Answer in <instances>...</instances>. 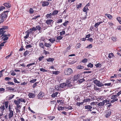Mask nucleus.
I'll return each instance as SVG.
<instances>
[{"mask_svg": "<svg viewBox=\"0 0 121 121\" xmlns=\"http://www.w3.org/2000/svg\"><path fill=\"white\" fill-rule=\"evenodd\" d=\"M73 85L71 84L70 81L69 80H67L65 82L60 83V86L57 90H59L60 89L62 88V90L64 91L68 87H72Z\"/></svg>", "mask_w": 121, "mask_h": 121, "instance_id": "f257e3e1", "label": "nucleus"}, {"mask_svg": "<svg viewBox=\"0 0 121 121\" xmlns=\"http://www.w3.org/2000/svg\"><path fill=\"white\" fill-rule=\"evenodd\" d=\"M8 11L4 12L0 14V17L3 19L4 20H5L8 16Z\"/></svg>", "mask_w": 121, "mask_h": 121, "instance_id": "f03ea898", "label": "nucleus"}, {"mask_svg": "<svg viewBox=\"0 0 121 121\" xmlns=\"http://www.w3.org/2000/svg\"><path fill=\"white\" fill-rule=\"evenodd\" d=\"M93 82L96 86L98 87H101L104 86V84L102 83L99 81L97 80V79L94 81Z\"/></svg>", "mask_w": 121, "mask_h": 121, "instance_id": "7ed1b4c3", "label": "nucleus"}, {"mask_svg": "<svg viewBox=\"0 0 121 121\" xmlns=\"http://www.w3.org/2000/svg\"><path fill=\"white\" fill-rule=\"evenodd\" d=\"M73 72L72 69L70 68H68L66 69L64 72V74L66 75H69L70 74Z\"/></svg>", "mask_w": 121, "mask_h": 121, "instance_id": "20e7f679", "label": "nucleus"}, {"mask_svg": "<svg viewBox=\"0 0 121 121\" xmlns=\"http://www.w3.org/2000/svg\"><path fill=\"white\" fill-rule=\"evenodd\" d=\"M111 113V109H108L105 111V116L106 118L109 117Z\"/></svg>", "mask_w": 121, "mask_h": 121, "instance_id": "39448f33", "label": "nucleus"}, {"mask_svg": "<svg viewBox=\"0 0 121 121\" xmlns=\"http://www.w3.org/2000/svg\"><path fill=\"white\" fill-rule=\"evenodd\" d=\"M53 20H47L46 21V23L49 26H52L53 24V22H52Z\"/></svg>", "mask_w": 121, "mask_h": 121, "instance_id": "423d86ee", "label": "nucleus"}, {"mask_svg": "<svg viewBox=\"0 0 121 121\" xmlns=\"http://www.w3.org/2000/svg\"><path fill=\"white\" fill-rule=\"evenodd\" d=\"M41 3L43 7L47 6L49 4V3L47 1H43Z\"/></svg>", "mask_w": 121, "mask_h": 121, "instance_id": "0eeeda50", "label": "nucleus"}, {"mask_svg": "<svg viewBox=\"0 0 121 121\" xmlns=\"http://www.w3.org/2000/svg\"><path fill=\"white\" fill-rule=\"evenodd\" d=\"M93 108V107L89 105H87L85 106V109H87V111H91L92 110L91 109Z\"/></svg>", "mask_w": 121, "mask_h": 121, "instance_id": "6e6552de", "label": "nucleus"}, {"mask_svg": "<svg viewBox=\"0 0 121 121\" xmlns=\"http://www.w3.org/2000/svg\"><path fill=\"white\" fill-rule=\"evenodd\" d=\"M44 93L42 92H40L38 95V98L39 99L41 98L44 95Z\"/></svg>", "mask_w": 121, "mask_h": 121, "instance_id": "1a4fd4ad", "label": "nucleus"}, {"mask_svg": "<svg viewBox=\"0 0 121 121\" xmlns=\"http://www.w3.org/2000/svg\"><path fill=\"white\" fill-rule=\"evenodd\" d=\"M14 110H10L9 111V113L8 115L9 116V118L10 119L13 116V112Z\"/></svg>", "mask_w": 121, "mask_h": 121, "instance_id": "9d476101", "label": "nucleus"}, {"mask_svg": "<svg viewBox=\"0 0 121 121\" xmlns=\"http://www.w3.org/2000/svg\"><path fill=\"white\" fill-rule=\"evenodd\" d=\"M104 22V21L103 22L102 21H100L99 22H97L96 23L94 27H95V28H97L98 27V26L101 24L103 22Z\"/></svg>", "mask_w": 121, "mask_h": 121, "instance_id": "9b49d317", "label": "nucleus"}, {"mask_svg": "<svg viewBox=\"0 0 121 121\" xmlns=\"http://www.w3.org/2000/svg\"><path fill=\"white\" fill-rule=\"evenodd\" d=\"M63 37L61 36H59L56 37L57 39L56 40V41L57 42H58Z\"/></svg>", "mask_w": 121, "mask_h": 121, "instance_id": "f8f14e48", "label": "nucleus"}, {"mask_svg": "<svg viewBox=\"0 0 121 121\" xmlns=\"http://www.w3.org/2000/svg\"><path fill=\"white\" fill-rule=\"evenodd\" d=\"M58 93L57 92H56L55 93H54L52 94L51 96L53 98H54L55 97L57 96V95L58 94Z\"/></svg>", "mask_w": 121, "mask_h": 121, "instance_id": "ddd939ff", "label": "nucleus"}, {"mask_svg": "<svg viewBox=\"0 0 121 121\" xmlns=\"http://www.w3.org/2000/svg\"><path fill=\"white\" fill-rule=\"evenodd\" d=\"M5 32V31L4 30L3 28H0V35L4 33Z\"/></svg>", "mask_w": 121, "mask_h": 121, "instance_id": "4468645a", "label": "nucleus"}, {"mask_svg": "<svg viewBox=\"0 0 121 121\" xmlns=\"http://www.w3.org/2000/svg\"><path fill=\"white\" fill-rule=\"evenodd\" d=\"M28 96L30 98H33L35 97V95L32 93H30L28 94Z\"/></svg>", "mask_w": 121, "mask_h": 121, "instance_id": "2eb2a0df", "label": "nucleus"}, {"mask_svg": "<svg viewBox=\"0 0 121 121\" xmlns=\"http://www.w3.org/2000/svg\"><path fill=\"white\" fill-rule=\"evenodd\" d=\"M4 5L5 7L8 8H9L11 6V4L9 3H5L4 4Z\"/></svg>", "mask_w": 121, "mask_h": 121, "instance_id": "dca6fc26", "label": "nucleus"}, {"mask_svg": "<svg viewBox=\"0 0 121 121\" xmlns=\"http://www.w3.org/2000/svg\"><path fill=\"white\" fill-rule=\"evenodd\" d=\"M104 104V102H103V101L102 102H100V103H99L97 104V106H103Z\"/></svg>", "mask_w": 121, "mask_h": 121, "instance_id": "f3484780", "label": "nucleus"}, {"mask_svg": "<svg viewBox=\"0 0 121 121\" xmlns=\"http://www.w3.org/2000/svg\"><path fill=\"white\" fill-rule=\"evenodd\" d=\"M80 76V75L78 74L77 75H75L74 77V79L75 80H77L79 79V77Z\"/></svg>", "mask_w": 121, "mask_h": 121, "instance_id": "a211bd4d", "label": "nucleus"}, {"mask_svg": "<svg viewBox=\"0 0 121 121\" xmlns=\"http://www.w3.org/2000/svg\"><path fill=\"white\" fill-rule=\"evenodd\" d=\"M58 12V10H54L52 13V15L54 16L57 14Z\"/></svg>", "mask_w": 121, "mask_h": 121, "instance_id": "6ab92c4d", "label": "nucleus"}, {"mask_svg": "<svg viewBox=\"0 0 121 121\" xmlns=\"http://www.w3.org/2000/svg\"><path fill=\"white\" fill-rule=\"evenodd\" d=\"M39 46L41 48H43L44 50V45L42 43H40L39 44Z\"/></svg>", "mask_w": 121, "mask_h": 121, "instance_id": "aec40b11", "label": "nucleus"}, {"mask_svg": "<svg viewBox=\"0 0 121 121\" xmlns=\"http://www.w3.org/2000/svg\"><path fill=\"white\" fill-rule=\"evenodd\" d=\"M37 63H35V62H33L32 63H30V64H29L28 65H27L26 66L27 67H28V68L30 67V66H32L33 65H36V64Z\"/></svg>", "mask_w": 121, "mask_h": 121, "instance_id": "412c9836", "label": "nucleus"}, {"mask_svg": "<svg viewBox=\"0 0 121 121\" xmlns=\"http://www.w3.org/2000/svg\"><path fill=\"white\" fill-rule=\"evenodd\" d=\"M44 45L45 47H50L51 46V44L49 43H45L44 44Z\"/></svg>", "mask_w": 121, "mask_h": 121, "instance_id": "4be33fe9", "label": "nucleus"}, {"mask_svg": "<svg viewBox=\"0 0 121 121\" xmlns=\"http://www.w3.org/2000/svg\"><path fill=\"white\" fill-rule=\"evenodd\" d=\"M105 15L107 16L108 18L109 19H111L112 17V16L109 14L106 13L105 14Z\"/></svg>", "mask_w": 121, "mask_h": 121, "instance_id": "5701e85b", "label": "nucleus"}, {"mask_svg": "<svg viewBox=\"0 0 121 121\" xmlns=\"http://www.w3.org/2000/svg\"><path fill=\"white\" fill-rule=\"evenodd\" d=\"M91 100H92L91 99L89 98L85 99H84L83 100V102H88V101H91Z\"/></svg>", "mask_w": 121, "mask_h": 121, "instance_id": "b1692460", "label": "nucleus"}, {"mask_svg": "<svg viewBox=\"0 0 121 121\" xmlns=\"http://www.w3.org/2000/svg\"><path fill=\"white\" fill-rule=\"evenodd\" d=\"M104 98V97L103 96H101L100 97H97L96 98L97 100L98 101H101L102 100H103V98Z\"/></svg>", "mask_w": 121, "mask_h": 121, "instance_id": "393cba45", "label": "nucleus"}, {"mask_svg": "<svg viewBox=\"0 0 121 121\" xmlns=\"http://www.w3.org/2000/svg\"><path fill=\"white\" fill-rule=\"evenodd\" d=\"M49 41L52 43H53L55 41V39L54 38H51L49 39Z\"/></svg>", "mask_w": 121, "mask_h": 121, "instance_id": "a878e982", "label": "nucleus"}, {"mask_svg": "<svg viewBox=\"0 0 121 121\" xmlns=\"http://www.w3.org/2000/svg\"><path fill=\"white\" fill-rule=\"evenodd\" d=\"M64 107L61 106H59L57 108V109L59 111L62 110L64 109Z\"/></svg>", "mask_w": 121, "mask_h": 121, "instance_id": "bb28decb", "label": "nucleus"}, {"mask_svg": "<svg viewBox=\"0 0 121 121\" xmlns=\"http://www.w3.org/2000/svg\"><path fill=\"white\" fill-rule=\"evenodd\" d=\"M35 28L36 30H40L41 29V28L40 26L38 25L36 26Z\"/></svg>", "mask_w": 121, "mask_h": 121, "instance_id": "cd10ccee", "label": "nucleus"}, {"mask_svg": "<svg viewBox=\"0 0 121 121\" xmlns=\"http://www.w3.org/2000/svg\"><path fill=\"white\" fill-rule=\"evenodd\" d=\"M113 99L111 101V102L112 103H113L114 102L117 101L118 99L116 98H113Z\"/></svg>", "mask_w": 121, "mask_h": 121, "instance_id": "c85d7f7f", "label": "nucleus"}, {"mask_svg": "<svg viewBox=\"0 0 121 121\" xmlns=\"http://www.w3.org/2000/svg\"><path fill=\"white\" fill-rule=\"evenodd\" d=\"M88 9L87 8V7H86V6L83 8V12H87V10H88Z\"/></svg>", "mask_w": 121, "mask_h": 121, "instance_id": "c756f323", "label": "nucleus"}, {"mask_svg": "<svg viewBox=\"0 0 121 121\" xmlns=\"http://www.w3.org/2000/svg\"><path fill=\"white\" fill-rule=\"evenodd\" d=\"M29 32H27L26 33V36H25L24 37V38L25 39H27L29 36Z\"/></svg>", "mask_w": 121, "mask_h": 121, "instance_id": "7c9ffc66", "label": "nucleus"}, {"mask_svg": "<svg viewBox=\"0 0 121 121\" xmlns=\"http://www.w3.org/2000/svg\"><path fill=\"white\" fill-rule=\"evenodd\" d=\"M0 109L2 111H3L5 109V107L4 105L0 107Z\"/></svg>", "mask_w": 121, "mask_h": 121, "instance_id": "2f4dec72", "label": "nucleus"}, {"mask_svg": "<svg viewBox=\"0 0 121 121\" xmlns=\"http://www.w3.org/2000/svg\"><path fill=\"white\" fill-rule=\"evenodd\" d=\"M14 102L15 104H16L17 105L19 104L20 103V102L18 100V101H17L16 100H14Z\"/></svg>", "mask_w": 121, "mask_h": 121, "instance_id": "473e14b6", "label": "nucleus"}, {"mask_svg": "<svg viewBox=\"0 0 121 121\" xmlns=\"http://www.w3.org/2000/svg\"><path fill=\"white\" fill-rule=\"evenodd\" d=\"M1 37H2V39L4 38V37H8L7 35L3 33L1 36Z\"/></svg>", "mask_w": 121, "mask_h": 121, "instance_id": "72a5a7b5", "label": "nucleus"}, {"mask_svg": "<svg viewBox=\"0 0 121 121\" xmlns=\"http://www.w3.org/2000/svg\"><path fill=\"white\" fill-rule=\"evenodd\" d=\"M52 73L53 74L57 75L59 73V72L57 71H52Z\"/></svg>", "mask_w": 121, "mask_h": 121, "instance_id": "f704fd0d", "label": "nucleus"}, {"mask_svg": "<svg viewBox=\"0 0 121 121\" xmlns=\"http://www.w3.org/2000/svg\"><path fill=\"white\" fill-rule=\"evenodd\" d=\"M77 68L78 69H82L84 68V67L82 65H80L78 66Z\"/></svg>", "mask_w": 121, "mask_h": 121, "instance_id": "c9c22d12", "label": "nucleus"}, {"mask_svg": "<svg viewBox=\"0 0 121 121\" xmlns=\"http://www.w3.org/2000/svg\"><path fill=\"white\" fill-rule=\"evenodd\" d=\"M54 60V59L53 58H49L47 59V60L48 61H52Z\"/></svg>", "mask_w": 121, "mask_h": 121, "instance_id": "e433bc0d", "label": "nucleus"}, {"mask_svg": "<svg viewBox=\"0 0 121 121\" xmlns=\"http://www.w3.org/2000/svg\"><path fill=\"white\" fill-rule=\"evenodd\" d=\"M117 19L120 23L121 24V18L120 17H117Z\"/></svg>", "mask_w": 121, "mask_h": 121, "instance_id": "4c0bfd02", "label": "nucleus"}, {"mask_svg": "<svg viewBox=\"0 0 121 121\" xmlns=\"http://www.w3.org/2000/svg\"><path fill=\"white\" fill-rule=\"evenodd\" d=\"M113 56V53H110L109 54L108 57L109 58H110Z\"/></svg>", "mask_w": 121, "mask_h": 121, "instance_id": "58836bf2", "label": "nucleus"}, {"mask_svg": "<svg viewBox=\"0 0 121 121\" xmlns=\"http://www.w3.org/2000/svg\"><path fill=\"white\" fill-rule=\"evenodd\" d=\"M92 47V44H90L88 45L87 47H86V48L89 49L91 48Z\"/></svg>", "mask_w": 121, "mask_h": 121, "instance_id": "ea45409f", "label": "nucleus"}, {"mask_svg": "<svg viewBox=\"0 0 121 121\" xmlns=\"http://www.w3.org/2000/svg\"><path fill=\"white\" fill-rule=\"evenodd\" d=\"M29 51H25L23 54L24 56H26L27 55H28V54L29 53Z\"/></svg>", "mask_w": 121, "mask_h": 121, "instance_id": "a19ab883", "label": "nucleus"}, {"mask_svg": "<svg viewBox=\"0 0 121 121\" xmlns=\"http://www.w3.org/2000/svg\"><path fill=\"white\" fill-rule=\"evenodd\" d=\"M9 111L10 110H14V109L10 105L9 106L8 108Z\"/></svg>", "mask_w": 121, "mask_h": 121, "instance_id": "79ce46f5", "label": "nucleus"}, {"mask_svg": "<svg viewBox=\"0 0 121 121\" xmlns=\"http://www.w3.org/2000/svg\"><path fill=\"white\" fill-rule=\"evenodd\" d=\"M52 14L51 13H50L49 14H48L46 15V17L48 18H51L52 17Z\"/></svg>", "mask_w": 121, "mask_h": 121, "instance_id": "37998d69", "label": "nucleus"}, {"mask_svg": "<svg viewBox=\"0 0 121 121\" xmlns=\"http://www.w3.org/2000/svg\"><path fill=\"white\" fill-rule=\"evenodd\" d=\"M8 102L6 101L5 102V105L6 108H7L8 107Z\"/></svg>", "mask_w": 121, "mask_h": 121, "instance_id": "c03bdc74", "label": "nucleus"}, {"mask_svg": "<svg viewBox=\"0 0 121 121\" xmlns=\"http://www.w3.org/2000/svg\"><path fill=\"white\" fill-rule=\"evenodd\" d=\"M87 66L88 67H90V68H92L93 66V65L91 63H90L89 64L87 65Z\"/></svg>", "mask_w": 121, "mask_h": 121, "instance_id": "a18cd8bd", "label": "nucleus"}, {"mask_svg": "<svg viewBox=\"0 0 121 121\" xmlns=\"http://www.w3.org/2000/svg\"><path fill=\"white\" fill-rule=\"evenodd\" d=\"M65 33V31L62 30L61 32H60V35H64Z\"/></svg>", "mask_w": 121, "mask_h": 121, "instance_id": "49530a36", "label": "nucleus"}, {"mask_svg": "<svg viewBox=\"0 0 121 121\" xmlns=\"http://www.w3.org/2000/svg\"><path fill=\"white\" fill-rule=\"evenodd\" d=\"M29 12L31 13H33V10L32 8H30L29 9Z\"/></svg>", "mask_w": 121, "mask_h": 121, "instance_id": "de8ad7c7", "label": "nucleus"}, {"mask_svg": "<svg viewBox=\"0 0 121 121\" xmlns=\"http://www.w3.org/2000/svg\"><path fill=\"white\" fill-rule=\"evenodd\" d=\"M84 80H85L83 78L80 79H79L78 81H79V82L81 83L84 81Z\"/></svg>", "mask_w": 121, "mask_h": 121, "instance_id": "09e8293b", "label": "nucleus"}, {"mask_svg": "<svg viewBox=\"0 0 121 121\" xmlns=\"http://www.w3.org/2000/svg\"><path fill=\"white\" fill-rule=\"evenodd\" d=\"M18 100H19V101L20 102V101H21V102H25V99H23L22 98L19 99H18Z\"/></svg>", "mask_w": 121, "mask_h": 121, "instance_id": "8fccbe9b", "label": "nucleus"}, {"mask_svg": "<svg viewBox=\"0 0 121 121\" xmlns=\"http://www.w3.org/2000/svg\"><path fill=\"white\" fill-rule=\"evenodd\" d=\"M7 89L8 90H9L10 91H13L14 89L13 88L11 87H8Z\"/></svg>", "mask_w": 121, "mask_h": 121, "instance_id": "3c124183", "label": "nucleus"}, {"mask_svg": "<svg viewBox=\"0 0 121 121\" xmlns=\"http://www.w3.org/2000/svg\"><path fill=\"white\" fill-rule=\"evenodd\" d=\"M105 104V103H108L110 102V100L109 99H106L103 101Z\"/></svg>", "mask_w": 121, "mask_h": 121, "instance_id": "603ef678", "label": "nucleus"}, {"mask_svg": "<svg viewBox=\"0 0 121 121\" xmlns=\"http://www.w3.org/2000/svg\"><path fill=\"white\" fill-rule=\"evenodd\" d=\"M112 39L113 41H116V38L115 37H112Z\"/></svg>", "mask_w": 121, "mask_h": 121, "instance_id": "864d4df0", "label": "nucleus"}, {"mask_svg": "<svg viewBox=\"0 0 121 121\" xmlns=\"http://www.w3.org/2000/svg\"><path fill=\"white\" fill-rule=\"evenodd\" d=\"M40 70L41 71H42L43 72H47V70H45V69L43 68L40 69Z\"/></svg>", "mask_w": 121, "mask_h": 121, "instance_id": "5fc2aeb1", "label": "nucleus"}, {"mask_svg": "<svg viewBox=\"0 0 121 121\" xmlns=\"http://www.w3.org/2000/svg\"><path fill=\"white\" fill-rule=\"evenodd\" d=\"M4 20L1 17H0V24L1 23L3 22Z\"/></svg>", "mask_w": 121, "mask_h": 121, "instance_id": "6e6d98bb", "label": "nucleus"}, {"mask_svg": "<svg viewBox=\"0 0 121 121\" xmlns=\"http://www.w3.org/2000/svg\"><path fill=\"white\" fill-rule=\"evenodd\" d=\"M65 108L68 109L69 110H71L73 108H72V107L69 106L67 107H66Z\"/></svg>", "mask_w": 121, "mask_h": 121, "instance_id": "4d7b16f0", "label": "nucleus"}, {"mask_svg": "<svg viewBox=\"0 0 121 121\" xmlns=\"http://www.w3.org/2000/svg\"><path fill=\"white\" fill-rule=\"evenodd\" d=\"M14 82L16 83H20V82L18 81L15 78H14Z\"/></svg>", "mask_w": 121, "mask_h": 121, "instance_id": "13d9d810", "label": "nucleus"}, {"mask_svg": "<svg viewBox=\"0 0 121 121\" xmlns=\"http://www.w3.org/2000/svg\"><path fill=\"white\" fill-rule=\"evenodd\" d=\"M36 79H33V80H31L30 81V82H31L32 83H34L35 82H36Z\"/></svg>", "mask_w": 121, "mask_h": 121, "instance_id": "bf43d9fd", "label": "nucleus"}, {"mask_svg": "<svg viewBox=\"0 0 121 121\" xmlns=\"http://www.w3.org/2000/svg\"><path fill=\"white\" fill-rule=\"evenodd\" d=\"M8 83L9 84L13 85H14L15 84L14 83H13V82H8Z\"/></svg>", "mask_w": 121, "mask_h": 121, "instance_id": "052dcab7", "label": "nucleus"}, {"mask_svg": "<svg viewBox=\"0 0 121 121\" xmlns=\"http://www.w3.org/2000/svg\"><path fill=\"white\" fill-rule=\"evenodd\" d=\"M101 64L100 63H99L96 65H95L97 67H100Z\"/></svg>", "mask_w": 121, "mask_h": 121, "instance_id": "680f3d73", "label": "nucleus"}, {"mask_svg": "<svg viewBox=\"0 0 121 121\" xmlns=\"http://www.w3.org/2000/svg\"><path fill=\"white\" fill-rule=\"evenodd\" d=\"M62 19H60L56 21V22H57L58 23H61L62 22Z\"/></svg>", "mask_w": 121, "mask_h": 121, "instance_id": "e2e57ef3", "label": "nucleus"}, {"mask_svg": "<svg viewBox=\"0 0 121 121\" xmlns=\"http://www.w3.org/2000/svg\"><path fill=\"white\" fill-rule=\"evenodd\" d=\"M60 27V26H56L55 27V30H57L59 29Z\"/></svg>", "mask_w": 121, "mask_h": 121, "instance_id": "0e129e2a", "label": "nucleus"}, {"mask_svg": "<svg viewBox=\"0 0 121 121\" xmlns=\"http://www.w3.org/2000/svg\"><path fill=\"white\" fill-rule=\"evenodd\" d=\"M82 5L81 4L79 3L78 5H77L76 6V7L78 8H79L81 7Z\"/></svg>", "mask_w": 121, "mask_h": 121, "instance_id": "69168bd1", "label": "nucleus"}, {"mask_svg": "<svg viewBox=\"0 0 121 121\" xmlns=\"http://www.w3.org/2000/svg\"><path fill=\"white\" fill-rule=\"evenodd\" d=\"M38 83V82H35V83H34L33 84V85L32 86L33 87V88H34L37 85V83Z\"/></svg>", "mask_w": 121, "mask_h": 121, "instance_id": "338daca9", "label": "nucleus"}, {"mask_svg": "<svg viewBox=\"0 0 121 121\" xmlns=\"http://www.w3.org/2000/svg\"><path fill=\"white\" fill-rule=\"evenodd\" d=\"M44 58V56H42L40 57H39V61H41L42 59Z\"/></svg>", "mask_w": 121, "mask_h": 121, "instance_id": "774afa93", "label": "nucleus"}]
</instances>
